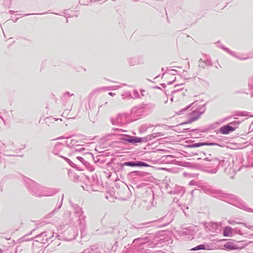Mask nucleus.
Segmentation results:
<instances>
[{
    "mask_svg": "<svg viewBox=\"0 0 253 253\" xmlns=\"http://www.w3.org/2000/svg\"><path fill=\"white\" fill-rule=\"evenodd\" d=\"M168 193L170 194L176 195L181 197L184 193L185 190L183 187L175 185L170 190H169V187H166Z\"/></svg>",
    "mask_w": 253,
    "mask_h": 253,
    "instance_id": "obj_11",
    "label": "nucleus"
},
{
    "mask_svg": "<svg viewBox=\"0 0 253 253\" xmlns=\"http://www.w3.org/2000/svg\"><path fill=\"white\" fill-rule=\"evenodd\" d=\"M31 14H19V15L23 16H28V15H31Z\"/></svg>",
    "mask_w": 253,
    "mask_h": 253,
    "instance_id": "obj_58",
    "label": "nucleus"
},
{
    "mask_svg": "<svg viewBox=\"0 0 253 253\" xmlns=\"http://www.w3.org/2000/svg\"><path fill=\"white\" fill-rule=\"evenodd\" d=\"M182 90V89H176V90L172 91L171 93H172V94H174V93H176L180 90Z\"/></svg>",
    "mask_w": 253,
    "mask_h": 253,
    "instance_id": "obj_50",
    "label": "nucleus"
},
{
    "mask_svg": "<svg viewBox=\"0 0 253 253\" xmlns=\"http://www.w3.org/2000/svg\"><path fill=\"white\" fill-rule=\"evenodd\" d=\"M64 148L65 147L63 144L58 143L54 146L52 150V153L55 155H58L60 156V154H62V151Z\"/></svg>",
    "mask_w": 253,
    "mask_h": 253,
    "instance_id": "obj_15",
    "label": "nucleus"
},
{
    "mask_svg": "<svg viewBox=\"0 0 253 253\" xmlns=\"http://www.w3.org/2000/svg\"><path fill=\"white\" fill-rule=\"evenodd\" d=\"M120 142L124 144L130 143L136 145L137 143L144 142L143 137L131 136L128 134H122Z\"/></svg>",
    "mask_w": 253,
    "mask_h": 253,
    "instance_id": "obj_4",
    "label": "nucleus"
},
{
    "mask_svg": "<svg viewBox=\"0 0 253 253\" xmlns=\"http://www.w3.org/2000/svg\"><path fill=\"white\" fill-rule=\"evenodd\" d=\"M206 104L203 105L200 107L198 108L196 110L197 111H200V113H201V115L204 113L206 110Z\"/></svg>",
    "mask_w": 253,
    "mask_h": 253,
    "instance_id": "obj_35",
    "label": "nucleus"
},
{
    "mask_svg": "<svg viewBox=\"0 0 253 253\" xmlns=\"http://www.w3.org/2000/svg\"><path fill=\"white\" fill-rule=\"evenodd\" d=\"M169 216L170 215H166L165 216L162 217L161 218L159 219L158 221H159L160 222H161L163 221L166 220V222H164L162 224V226H166L168 225V224H169L172 220V219L171 218H169Z\"/></svg>",
    "mask_w": 253,
    "mask_h": 253,
    "instance_id": "obj_19",
    "label": "nucleus"
},
{
    "mask_svg": "<svg viewBox=\"0 0 253 253\" xmlns=\"http://www.w3.org/2000/svg\"><path fill=\"white\" fill-rule=\"evenodd\" d=\"M122 98L123 99L125 98H131L132 95L130 92H126L123 93L122 94Z\"/></svg>",
    "mask_w": 253,
    "mask_h": 253,
    "instance_id": "obj_33",
    "label": "nucleus"
},
{
    "mask_svg": "<svg viewBox=\"0 0 253 253\" xmlns=\"http://www.w3.org/2000/svg\"><path fill=\"white\" fill-rule=\"evenodd\" d=\"M203 61L205 63V65L206 66H212V63L210 57L207 55H203Z\"/></svg>",
    "mask_w": 253,
    "mask_h": 253,
    "instance_id": "obj_22",
    "label": "nucleus"
},
{
    "mask_svg": "<svg viewBox=\"0 0 253 253\" xmlns=\"http://www.w3.org/2000/svg\"><path fill=\"white\" fill-rule=\"evenodd\" d=\"M74 235H73V237L72 238H69V239H67V240L68 241H71L72 240H74L77 237V236H78L77 231V230L74 231Z\"/></svg>",
    "mask_w": 253,
    "mask_h": 253,
    "instance_id": "obj_43",
    "label": "nucleus"
},
{
    "mask_svg": "<svg viewBox=\"0 0 253 253\" xmlns=\"http://www.w3.org/2000/svg\"><path fill=\"white\" fill-rule=\"evenodd\" d=\"M55 211H56V209H54V210H53V211H52V212H51L49 214V215L50 216H51V215H52V214L55 212Z\"/></svg>",
    "mask_w": 253,
    "mask_h": 253,
    "instance_id": "obj_57",
    "label": "nucleus"
},
{
    "mask_svg": "<svg viewBox=\"0 0 253 253\" xmlns=\"http://www.w3.org/2000/svg\"><path fill=\"white\" fill-rule=\"evenodd\" d=\"M28 235H27L23 237V238L24 239V240L25 241H29V240H32L33 238H31L30 239H29L28 238H26V237L28 236Z\"/></svg>",
    "mask_w": 253,
    "mask_h": 253,
    "instance_id": "obj_52",
    "label": "nucleus"
},
{
    "mask_svg": "<svg viewBox=\"0 0 253 253\" xmlns=\"http://www.w3.org/2000/svg\"><path fill=\"white\" fill-rule=\"evenodd\" d=\"M124 165L128 167H136V161H128L124 163Z\"/></svg>",
    "mask_w": 253,
    "mask_h": 253,
    "instance_id": "obj_34",
    "label": "nucleus"
},
{
    "mask_svg": "<svg viewBox=\"0 0 253 253\" xmlns=\"http://www.w3.org/2000/svg\"><path fill=\"white\" fill-rule=\"evenodd\" d=\"M171 71L174 72V73L172 74L173 75H175L178 72L177 70H174V69H172V70H171Z\"/></svg>",
    "mask_w": 253,
    "mask_h": 253,
    "instance_id": "obj_56",
    "label": "nucleus"
},
{
    "mask_svg": "<svg viewBox=\"0 0 253 253\" xmlns=\"http://www.w3.org/2000/svg\"><path fill=\"white\" fill-rule=\"evenodd\" d=\"M67 95H69V96H73V95H74V94H70V92H69L67 91V92H66L63 94V98H65V97H66V96Z\"/></svg>",
    "mask_w": 253,
    "mask_h": 253,
    "instance_id": "obj_46",
    "label": "nucleus"
},
{
    "mask_svg": "<svg viewBox=\"0 0 253 253\" xmlns=\"http://www.w3.org/2000/svg\"><path fill=\"white\" fill-rule=\"evenodd\" d=\"M60 157L63 158L70 166H71L73 168H77V165L74 164L73 162H72L70 159L66 157H63L62 155H60Z\"/></svg>",
    "mask_w": 253,
    "mask_h": 253,
    "instance_id": "obj_27",
    "label": "nucleus"
},
{
    "mask_svg": "<svg viewBox=\"0 0 253 253\" xmlns=\"http://www.w3.org/2000/svg\"><path fill=\"white\" fill-rule=\"evenodd\" d=\"M109 95H110V96H114L115 95V93H113L112 92H109Z\"/></svg>",
    "mask_w": 253,
    "mask_h": 253,
    "instance_id": "obj_60",
    "label": "nucleus"
},
{
    "mask_svg": "<svg viewBox=\"0 0 253 253\" xmlns=\"http://www.w3.org/2000/svg\"><path fill=\"white\" fill-rule=\"evenodd\" d=\"M194 183H195V182L193 180H192V181H190L189 184L190 185H194Z\"/></svg>",
    "mask_w": 253,
    "mask_h": 253,
    "instance_id": "obj_55",
    "label": "nucleus"
},
{
    "mask_svg": "<svg viewBox=\"0 0 253 253\" xmlns=\"http://www.w3.org/2000/svg\"><path fill=\"white\" fill-rule=\"evenodd\" d=\"M83 156L84 157H81V156H77L76 159L78 160L82 164H84V162L86 161L85 160L88 159V160H93L94 159V156L93 155L90 153H84L83 154Z\"/></svg>",
    "mask_w": 253,
    "mask_h": 253,
    "instance_id": "obj_14",
    "label": "nucleus"
},
{
    "mask_svg": "<svg viewBox=\"0 0 253 253\" xmlns=\"http://www.w3.org/2000/svg\"><path fill=\"white\" fill-rule=\"evenodd\" d=\"M217 168H216L215 169H212L211 172L213 173H215L217 172Z\"/></svg>",
    "mask_w": 253,
    "mask_h": 253,
    "instance_id": "obj_51",
    "label": "nucleus"
},
{
    "mask_svg": "<svg viewBox=\"0 0 253 253\" xmlns=\"http://www.w3.org/2000/svg\"><path fill=\"white\" fill-rule=\"evenodd\" d=\"M123 116L121 114H119L116 119L112 118L111 120V123L113 125H117L118 126H122L124 123L122 122L121 119Z\"/></svg>",
    "mask_w": 253,
    "mask_h": 253,
    "instance_id": "obj_17",
    "label": "nucleus"
},
{
    "mask_svg": "<svg viewBox=\"0 0 253 253\" xmlns=\"http://www.w3.org/2000/svg\"><path fill=\"white\" fill-rule=\"evenodd\" d=\"M234 125V123H232L227 126H224L222 127V134H228L235 130L237 127L232 126Z\"/></svg>",
    "mask_w": 253,
    "mask_h": 253,
    "instance_id": "obj_16",
    "label": "nucleus"
},
{
    "mask_svg": "<svg viewBox=\"0 0 253 253\" xmlns=\"http://www.w3.org/2000/svg\"><path fill=\"white\" fill-rule=\"evenodd\" d=\"M79 3L81 5H91L92 1H79Z\"/></svg>",
    "mask_w": 253,
    "mask_h": 253,
    "instance_id": "obj_37",
    "label": "nucleus"
},
{
    "mask_svg": "<svg viewBox=\"0 0 253 253\" xmlns=\"http://www.w3.org/2000/svg\"><path fill=\"white\" fill-rule=\"evenodd\" d=\"M149 128V126H148V125H142L140 128H139V132L140 133H143L147 131L148 128Z\"/></svg>",
    "mask_w": 253,
    "mask_h": 253,
    "instance_id": "obj_32",
    "label": "nucleus"
},
{
    "mask_svg": "<svg viewBox=\"0 0 253 253\" xmlns=\"http://www.w3.org/2000/svg\"><path fill=\"white\" fill-rule=\"evenodd\" d=\"M219 123L216 122L215 124H211L210 125H209L208 126L203 127L200 128H196V129H191L190 128H185L183 129V132H195L197 133H200L201 132H209L211 130L215 129L217 126L218 125Z\"/></svg>",
    "mask_w": 253,
    "mask_h": 253,
    "instance_id": "obj_5",
    "label": "nucleus"
},
{
    "mask_svg": "<svg viewBox=\"0 0 253 253\" xmlns=\"http://www.w3.org/2000/svg\"><path fill=\"white\" fill-rule=\"evenodd\" d=\"M181 234L183 238L191 240L193 238L194 230L192 226L184 228L181 231Z\"/></svg>",
    "mask_w": 253,
    "mask_h": 253,
    "instance_id": "obj_10",
    "label": "nucleus"
},
{
    "mask_svg": "<svg viewBox=\"0 0 253 253\" xmlns=\"http://www.w3.org/2000/svg\"><path fill=\"white\" fill-rule=\"evenodd\" d=\"M25 186L33 195L37 197L50 196L54 192L50 189L39 184L33 180L26 177L24 179Z\"/></svg>",
    "mask_w": 253,
    "mask_h": 253,
    "instance_id": "obj_1",
    "label": "nucleus"
},
{
    "mask_svg": "<svg viewBox=\"0 0 253 253\" xmlns=\"http://www.w3.org/2000/svg\"><path fill=\"white\" fill-rule=\"evenodd\" d=\"M175 80V79L173 81L169 82L168 84H172L173 83V82H174Z\"/></svg>",
    "mask_w": 253,
    "mask_h": 253,
    "instance_id": "obj_61",
    "label": "nucleus"
},
{
    "mask_svg": "<svg viewBox=\"0 0 253 253\" xmlns=\"http://www.w3.org/2000/svg\"><path fill=\"white\" fill-rule=\"evenodd\" d=\"M206 228L211 232V235L214 237L216 235L215 233H219L221 231V223L218 224L216 222H210L206 223Z\"/></svg>",
    "mask_w": 253,
    "mask_h": 253,
    "instance_id": "obj_6",
    "label": "nucleus"
},
{
    "mask_svg": "<svg viewBox=\"0 0 253 253\" xmlns=\"http://www.w3.org/2000/svg\"><path fill=\"white\" fill-rule=\"evenodd\" d=\"M140 96L138 91L136 90H134L132 95L131 98H138Z\"/></svg>",
    "mask_w": 253,
    "mask_h": 253,
    "instance_id": "obj_39",
    "label": "nucleus"
},
{
    "mask_svg": "<svg viewBox=\"0 0 253 253\" xmlns=\"http://www.w3.org/2000/svg\"><path fill=\"white\" fill-rule=\"evenodd\" d=\"M113 129L114 130H119V131H124V130L123 129H119L118 128H115L114 127V128H113Z\"/></svg>",
    "mask_w": 253,
    "mask_h": 253,
    "instance_id": "obj_54",
    "label": "nucleus"
},
{
    "mask_svg": "<svg viewBox=\"0 0 253 253\" xmlns=\"http://www.w3.org/2000/svg\"><path fill=\"white\" fill-rule=\"evenodd\" d=\"M146 185V183L142 182V183H141L139 184L136 185V188H142V187L145 186Z\"/></svg>",
    "mask_w": 253,
    "mask_h": 253,
    "instance_id": "obj_44",
    "label": "nucleus"
},
{
    "mask_svg": "<svg viewBox=\"0 0 253 253\" xmlns=\"http://www.w3.org/2000/svg\"><path fill=\"white\" fill-rule=\"evenodd\" d=\"M218 145L220 147H221V145H219L216 143H213V142H198V143H192L191 144H189L187 145V147L189 148H197L199 147L202 146L207 145V146H212V145Z\"/></svg>",
    "mask_w": 253,
    "mask_h": 253,
    "instance_id": "obj_13",
    "label": "nucleus"
},
{
    "mask_svg": "<svg viewBox=\"0 0 253 253\" xmlns=\"http://www.w3.org/2000/svg\"><path fill=\"white\" fill-rule=\"evenodd\" d=\"M127 62L129 66H134L140 64L138 58L136 57L128 58Z\"/></svg>",
    "mask_w": 253,
    "mask_h": 253,
    "instance_id": "obj_18",
    "label": "nucleus"
},
{
    "mask_svg": "<svg viewBox=\"0 0 253 253\" xmlns=\"http://www.w3.org/2000/svg\"><path fill=\"white\" fill-rule=\"evenodd\" d=\"M161 85L163 86V87L165 88L166 87V85L165 84H161Z\"/></svg>",
    "mask_w": 253,
    "mask_h": 253,
    "instance_id": "obj_62",
    "label": "nucleus"
},
{
    "mask_svg": "<svg viewBox=\"0 0 253 253\" xmlns=\"http://www.w3.org/2000/svg\"><path fill=\"white\" fill-rule=\"evenodd\" d=\"M223 235L224 236H232L233 235L232 228L230 227H226L223 230Z\"/></svg>",
    "mask_w": 253,
    "mask_h": 253,
    "instance_id": "obj_23",
    "label": "nucleus"
},
{
    "mask_svg": "<svg viewBox=\"0 0 253 253\" xmlns=\"http://www.w3.org/2000/svg\"><path fill=\"white\" fill-rule=\"evenodd\" d=\"M68 175L70 177V178L73 180L74 181H76V180H78V176L74 175V174L71 172L70 171H68Z\"/></svg>",
    "mask_w": 253,
    "mask_h": 253,
    "instance_id": "obj_30",
    "label": "nucleus"
},
{
    "mask_svg": "<svg viewBox=\"0 0 253 253\" xmlns=\"http://www.w3.org/2000/svg\"><path fill=\"white\" fill-rule=\"evenodd\" d=\"M193 104H194V103L189 104V105H188L187 106H186V107H185L183 109H182L180 111H179L178 112V114H181L183 113V112H184V111H186L187 110H188Z\"/></svg>",
    "mask_w": 253,
    "mask_h": 253,
    "instance_id": "obj_40",
    "label": "nucleus"
},
{
    "mask_svg": "<svg viewBox=\"0 0 253 253\" xmlns=\"http://www.w3.org/2000/svg\"><path fill=\"white\" fill-rule=\"evenodd\" d=\"M146 240L147 238H138L134 239L133 241L132 244H133V246L135 247L138 243L139 244L138 248H140L141 246H144L145 247H149L150 248H153L156 246V243L145 241V240Z\"/></svg>",
    "mask_w": 253,
    "mask_h": 253,
    "instance_id": "obj_7",
    "label": "nucleus"
},
{
    "mask_svg": "<svg viewBox=\"0 0 253 253\" xmlns=\"http://www.w3.org/2000/svg\"><path fill=\"white\" fill-rule=\"evenodd\" d=\"M47 232H42L41 234L36 236L34 238L37 239H40L41 238H42V239H40L41 241H43L44 240L47 241L48 238H46L44 239V237H46Z\"/></svg>",
    "mask_w": 253,
    "mask_h": 253,
    "instance_id": "obj_25",
    "label": "nucleus"
},
{
    "mask_svg": "<svg viewBox=\"0 0 253 253\" xmlns=\"http://www.w3.org/2000/svg\"><path fill=\"white\" fill-rule=\"evenodd\" d=\"M156 135V138L158 137L162 136L164 135V134L162 132H157V133H154Z\"/></svg>",
    "mask_w": 253,
    "mask_h": 253,
    "instance_id": "obj_47",
    "label": "nucleus"
},
{
    "mask_svg": "<svg viewBox=\"0 0 253 253\" xmlns=\"http://www.w3.org/2000/svg\"><path fill=\"white\" fill-rule=\"evenodd\" d=\"M149 174L148 173L140 171H133L128 173V175L129 178H132L133 181L140 178L141 180H144L145 177Z\"/></svg>",
    "mask_w": 253,
    "mask_h": 253,
    "instance_id": "obj_9",
    "label": "nucleus"
},
{
    "mask_svg": "<svg viewBox=\"0 0 253 253\" xmlns=\"http://www.w3.org/2000/svg\"><path fill=\"white\" fill-rule=\"evenodd\" d=\"M203 58H201L199 60L198 67H199V68H202L204 69L207 66L205 65V63L203 62Z\"/></svg>",
    "mask_w": 253,
    "mask_h": 253,
    "instance_id": "obj_36",
    "label": "nucleus"
},
{
    "mask_svg": "<svg viewBox=\"0 0 253 253\" xmlns=\"http://www.w3.org/2000/svg\"><path fill=\"white\" fill-rule=\"evenodd\" d=\"M63 197H64V195H62V200H61V201L60 202V203L59 204L57 208V209H59L61 208L62 205V201H63Z\"/></svg>",
    "mask_w": 253,
    "mask_h": 253,
    "instance_id": "obj_48",
    "label": "nucleus"
},
{
    "mask_svg": "<svg viewBox=\"0 0 253 253\" xmlns=\"http://www.w3.org/2000/svg\"><path fill=\"white\" fill-rule=\"evenodd\" d=\"M83 165L86 168V169L90 171H92L94 170L93 166L91 165L90 164V163L88 162L87 161H86Z\"/></svg>",
    "mask_w": 253,
    "mask_h": 253,
    "instance_id": "obj_28",
    "label": "nucleus"
},
{
    "mask_svg": "<svg viewBox=\"0 0 253 253\" xmlns=\"http://www.w3.org/2000/svg\"><path fill=\"white\" fill-rule=\"evenodd\" d=\"M136 167H149L150 166L145 163V162H141V161H136Z\"/></svg>",
    "mask_w": 253,
    "mask_h": 253,
    "instance_id": "obj_31",
    "label": "nucleus"
},
{
    "mask_svg": "<svg viewBox=\"0 0 253 253\" xmlns=\"http://www.w3.org/2000/svg\"><path fill=\"white\" fill-rule=\"evenodd\" d=\"M218 132L221 133V127L218 129Z\"/></svg>",
    "mask_w": 253,
    "mask_h": 253,
    "instance_id": "obj_64",
    "label": "nucleus"
},
{
    "mask_svg": "<svg viewBox=\"0 0 253 253\" xmlns=\"http://www.w3.org/2000/svg\"><path fill=\"white\" fill-rule=\"evenodd\" d=\"M224 247L227 249L229 250H234L236 249V248L235 247V246L233 245L232 243H227L224 245Z\"/></svg>",
    "mask_w": 253,
    "mask_h": 253,
    "instance_id": "obj_29",
    "label": "nucleus"
},
{
    "mask_svg": "<svg viewBox=\"0 0 253 253\" xmlns=\"http://www.w3.org/2000/svg\"><path fill=\"white\" fill-rule=\"evenodd\" d=\"M92 182L90 184L91 187L97 183V181L98 180L97 179V176H96V175H92Z\"/></svg>",
    "mask_w": 253,
    "mask_h": 253,
    "instance_id": "obj_38",
    "label": "nucleus"
},
{
    "mask_svg": "<svg viewBox=\"0 0 253 253\" xmlns=\"http://www.w3.org/2000/svg\"><path fill=\"white\" fill-rule=\"evenodd\" d=\"M82 253H99V252L97 248L95 247L94 246H92L84 250Z\"/></svg>",
    "mask_w": 253,
    "mask_h": 253,
    "instance_id": "obj_21",
    "label": "nucleus"
},
{
    "mask_svg": "<svg viewBox=\"0 0 253 253\" xmlns=\"http://www.w3.org/2000/svg\"><path fill=\"white\" fill-rule=\"evenodd\" d=\"M126 166V165H124V163L121 164V163H118L116 165V167L115 168V171L117 172H119L120 171L121 172H124L125 171V167Z\"/></svg>",
    "mask_w": 253,
    "mask_h": 253,
    "instance_id": "obj_20",
    "label": "nucleus"
},
{
    "mask_svg": "<svg viewBox=\"0 0 253 253\" xmlns=\"http://www.w3.org/2000/svg\"><path fill=\"white\" fill-rule=\"evenodd\" d=\"M150 222H145L140 224H136L135 225L132 226V229H140L146 227V225L149 224Z\"/></svg>",
    "mask_w": 253,
    "mask_h": 253,
    "instance_id": "obj_24",
    "label": "nucleus"
},
{
    "mask_svg": "<svg viewBox=\"0 0 253 253\" xmlns=\"http://www.w3.org/2000/svg\"><path fill=\"white\" fill-rule=\"evenodd\" d=\"M202 189L205 193L220 199L221 196V191L220 190H217L211 187H204Z\"/></svg>",
    "mask_w": 253,
    "mask_h": 253,
    "instance_id": "obj_8",
    "label": "nucleus"
},
{
    "mask_svg": "<svg viewBox=\"0 0 253 253\" xmlns=\"http://www.w3.org/2000/svg\"><path fill=\"white\" fill-rule=\"evenodd\" d=\"M155 138H156V135H155V134H154V133H153L149 134L144 137H143V139L144 142H147Z\"/></svg>",
    "mask_w": 253,
    "mask_h": 253,
    "instance_id": "obj_26",
    "label": "nucleus"
},
{
    "mask_svg": "<svg viewBox=\"0 0 253 253\" xmlns=\"http://www.w3.org/2000/svg\"><path fill=\"white\" fill-rule=\"evenodd\" d=\"M66 145L68 147H72L73 146L72 145H71V144L72 142H71L70 143H68V142L67 141H66Z\"/></svg>",
    "mask_w": 253,
    "mask_h": 253,
    "instance_id": "obj_53",
    "label": "nucleus"
},
{
    "mask_svg": "<svg viewBox=\"0 0 253 253\" xmlns=\"http://www.w3.org/2000/svg\"><path fill=\"white\" fill-rule=\"evenodd\" d=\"M3 233H0V238H4L6 240H10V236H4Z\"/></svg>",
    "mask_w": 253,
    "mask_h": 253,
    "instance_id": "obj_42",
    "label": "nucleus"
},
{
    "mask_svg": "<svg viewBox=\"0 0 253 253\" xmlns=\"http://www.w3.org/2000/svg\"><path fill=\"white\" fill-rule=\"evenodd\" d=\"M14 12H15V11H13V10H9V13L11 14L14 13Z\"/></svg>",
    "mask_w": 253,
    "mask_h": 253,
    "instance_id": "obj_63",
    "label": "nucleus"
},
{
    "mask_svg": "<svg viewBox=\"0 0 253 253\" xmlns=\"http://www.w3.org/2000/svg\"><path fill=\"white\" fill-rule=\"evenodd\" d=\"M73 209L74 211V213L76 215L79 217V224L80 226V229L81 231V236L83 238L85 236V216L83 215V211L81 208H80L77 204L72 205Z\"/></svg>",
    "mask_w": 253,
    "mask_h": 253,
    "instance_id": "obj_2",
    "label": "nucleus"
},
{
    "mask_svg": "<svg viewBox=\"0 0 253 253\" xmlns=\"http://www.w3.org/2000/svg\"><path fill=\"white\" fill-rule=\"evenodd\" d=\"M196 133L195 134H194L193 135H191V137H193V138H200L201 137L200 136H198L197 134L198 133H197L196 132H195Z\"/></svg>",
    "mask_w": 253,
    "mask_h": 253,
    "instance_id": "obj_49",
    "label": "nucleus"
},
{
    "mask_svg": "<svg viewBox=\"0 0 253 253\" xmlns=\"http://www.w3.org/2000/svg\"><path fill=\"white\" fill-rule=\"evenodd\" d=\"M201 115V113H200V111H197L196 110L193 111L190 114L188 120L185 122L181 123L180 125H184L195 121L200 118Z\"/></svg>",
    "mask_w": 253,
    "mask_h": 253,
    "instance_id": "obj_12",
    "label": "nucleus"
},
{
    "mask_svg": "<svg viewBox=\"0 0 253 253\" xmlns=\"http://www.w3.org/2000/svg\"><path fill=\"white\" fill-rule=\"evenodd\" d=\"M84 150H85V148H84V147H81V148H75L74 149V151L76 152H82V151H83Z\"/></svg>",
    "mask_w": 253,
    "mask_h": 253,
    "instance_id": "obj_45",
    "label": "nucleus"
},
{
    "mask_svg": "<svg viewBox=\"0 0 253 253\" xmlns=\"http://www.w3.org/2000/svg\"><path fill=\"white\" fill-rule=\"evenodd\" d=\"M14 240H11V241H10V242L9 243V244L10 245H13V244H14Z\"/></svg>",
    "mask_w": 253,
    "mask_h": 253,
    "instance_id": "obj_59",
    "label": "nucleus"
},
{
    "mask_svg": "<svg viewBox=\"0 0 253 253\" xmlns=\"http://www.w3.org/2000/svg\"><path fill=\"white\" fill-rule=\"evenodd\" d=\"M211 242L208 243H204L197 246L196 247L193 248L191 249V251H196L199 250H211L216 249H219L221 247V239L219 238L216 239H213L211 240Z\"/></svg>",
    "mask_w": 253,
    "mask_h": 253,
    "instance_id": "obj_3",
    "label": "nucleus"
},
{
    "mask_svg": "<svg viewBox=\"0 0 253 253\" xmlns=\"http://www.w3.org/2000/svg\"><path fill=\"white\" fill-rule=\"evenodd\" d=\"M58 119H55L53 117H47L45 119L46 122H47L48 121H50L51 122H54L56 121H57Z\"/></svg>",
    "mask_w": 253,
    "mask_h": 253,
    "instance_id": "obj_41",
    "label": "nucleus"
}]
</instances>
